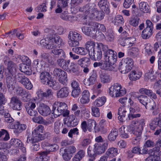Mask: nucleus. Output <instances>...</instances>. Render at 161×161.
I'll use <instances>...</instances> for the list:
<instances>
[{
  "label": "nucleus",
  "mask_w": 161,
  "mask_h": 161,
  "mask_svg": "<svg viewBox=\"0 0 161 161\" xmlns=\"http://www.w3.org/2000/svg\"><path fill=\"white\" fill-rule=\"evenodd\" d=\"M47 144L46 150L38 153L35 161H48L49 158L48 155L51 152H55L59 149L58 146L56 144Z\"/></svg>",
  "instance_id": "obj_1"
},
{
  "label": "nucleus",
  "mask_w": 161,
  "mask_h": 161,
  "mask_svg": "<svg viewBox=\"0 0 161 161\" xmlns=\"http://www.w3.org/2000/svg\"><path fill=\"white\" fill-rule=\"evenodd\" d=\"M99 47L102 48L103 52L104 59L111 64H114L117 61V53L114 50L108 48L107 45L103 44H99Z\"/></svg>",
  "instance_id": "obj_2"
},
{
  "label": "nucleus",
  "mask_w": 161,
  "mask_h": 161,
  "mask_svg": "<svg viewBox=\"0 0 161 161\" xmlns=\"http://www.w3.org/2000/svg\"><path fill=\"white\" fill-rule=\"evenodd\" d=\"M67 109V106L65 103L56 102L53 105V114L56 115V117L62 114L65 117L69 114V111Z\"/></svg>",
  "instance_id": "obj_3"
},
{
  "label": "nucleus",
  "mask_w": 161,
  "mask_h": 161,
  "mask_svg": "<svg viewBox=\"0 0 161 161\" xmlns=\"http://www.w3.org/2000/svg\"><path fill=\"white\" fill-rule=\"evenodd\" d=\"M127 114L125 108L124 107H120L118 110V115L119 116L118 119L120 122H123L128 120H132L134 118L139 117L141 116L140 114H132L131 115Z\"/></svg>",
  "instance_id": "obj_4"
},
{
  "label": "nucleus",
  "mask_w": 161,
  "mask_h": 161,
  "mask_svg": "<svg viewBox=\"0 0 161 161\" xmlns=\"http://www.w3.org/2000/svg\"><path fill=\"white\" fill-rule=\"evenodd\" d=\"M68 44L70 47L78 46L79 42L82 39L81 35L76 32L70 31L68 36Z\"/></svg>",
  "instance_id": "obj_5"
},
{
  "label": "nucleus",
  "mask_w": 161,
  "mask_h": 161,
  "mask_svg": "<svg viewBox=\"0 0 161 161\" xmlns=\"http://www.w3.org/2000/svg\"><path fill=\"white\" fill-rule=\"evenodd\" d=\"M109 93L110 96L116 97L122 96L126 94V91L123 89L119 84L116 83L113 86H111L109 90Z\"/></svg>",
  "instance_id": "obj_6"
},
{
  "label": "nucleus",
  "mask_w": 161,
  "mask_h": 161,
  "mask_svg": "<svg viewBox=\"0 0 161 161\" xmlns=\"http://www.w3.org/2000/svg\"><path fill=\"white\" fill-rule=\"evenodd\" d=\"M149 153L151 155L146 159V161H158L161 160L159 156L161 155V152L160 148L155 147L149 151Z\"/></svg>",
  "instance_id": "obj_7"
},
{
  "label": "nucleus",
  "mask_w": 161,
  "mask_h": 161,
  "mask_svg": "<svg viewBox=\"0 0 161 161\" xmlns=\"http://www.w3.org/2000/svg\"><path fill=\"white\" fill-rule=\"evenodd\" d=\"M15 78L18 82L21 83L25 88L28 90H31L33 87L29 79L21 73H18L15 75Z\"/></svg>",
  "instance_id": "obj_8"
},
{
  "label": "nucleus",
  "mask_w": 161,
  "mask_h": 161,
  "mask_svg": "<svg viewBox=\"0 0 161 161\" xmlns=\"http://www.w3.org/2000/svg\"><path fill=\"white\" fill-rule=\"evenodd\" d=\"M36 101L35 99L32 100L31 101L28 102L25 105V108L28 114L31 116H36L38 115V113L35 109L36 105L35 102Z\"/></svg>",
  "instance_id": "obj_9"
},
{
  "label": "nucleus",
  "mask_w": 161,
  "mask_h": 161,
  "mask_svg": "<svg viewBox=\"0 0 161 161\" xmlns=\"http://www.w3.org/2000/svg\"><path fill=\"white\" fill-rule=\"evenodd\" d=\"M104 11H98L95 8L93 12H92L91 15L89 17H84L83 18L84 21H86V20L87 21L88 20H92V19H95L96 20H100L103 19L104 16Z\"/></svg>",
  "instance_id": "obj_10"
},
{
  "label": "nucleus",
  "mask_w": 161,
  "mask_h": 161,
  "mask_svg": "<svg viewBox=\"0 0 161 161\" xmlns=\"http://www.w3.org/2000/svg\"><path fill=\"white\" fill-rule=\"evenodd\" d=\"M95 8V4L90 3L80 7L79 10L80 11L83 12L86 15V17H88L92 13Z\"/></svg>",
  "instance_id": "obj_11"
},
{
  "label": "nucleus",
  "mask_w": 161,
  "mask_h": 161,
  "mask_svg": "<svg viewBox=\"0 0 161 161\" xmlns=\"http://www.w3.org/2000/svg\"><path fill=\"white\" fill-rule=\"evenodd\" d=\"M109 146V142L106 140L104 141L102 144H95L94 145L95 149L97 154L104 153Z\"/></svg>",
  "instance_id": "obj_12"
},
{
  "label": "nucleus",
  "mask_w": 161,
  "mask_h": 161,
  "mask_svg": "<svg viewBox=\"0 0 161 161\" xmlns=\"http://www.w3.org/2000/svg\"><path fill=\"white\" fill-rule=\"evenodd\" d=\"M44 139V136L42 134L31 135L30 133L28 134L26 142L28 144H33Z\"/></svg>",
  "instance_id": "obj_13"
},
{
  "label": "nucleus",
  "mask_w": 161,
  "mask_h": 161,
  "mask_svg": "<svg viewBox=\"0 0 161 161\" xmlns=\"http://www.w3.org/2000/svg\"><path fill=\"white\" fill-rule=\"evenodd\" d=\"M14 74H7L6 79V85L9 91H12L15 88V76Z\"/></svg>",
  "instance_id": "obj_14"
},
{
  "label": "nucleus",
  "mask_w": 161,
  "mask_h": 161,
  "mask_svg": "<svg viewBox=\"0 0 161 161\" xmlns=\"http://www.w3.org/2000/svg\"><path fill=\"white\" fill-rule=\"evenodd\" d=\"M103 44L101 43H97V48L95 49L89 54L90 58L94 61H98L100 60L102 56V53L101 50L102 48L99 47V44Z\"/></svg>",
  "instance_id": "obj_15"
},
{
  "label": "nucleus",
  "mask_w": 161,
  "mask_h": 161,
  "mask_svg": "<svg viewBox=\"0 0 161 161\" xmlns=\"http://www.w3.org/2000/svg\"><path fill=\"white\" fill-rule=\"evenodd\" d=\"M10 103L14 110H20L22 108V103L17 97H13L11 99Z\"/></svg>",
  "instance_id": "obj_16"
},
{
  "label": "nucleus",
  "mask_w": 161,
  "mask_h": 161,
  "mask_svg": "<svg viewBox=\"0 0 161 161\" xmlns=\"http://www.w3.org/2000/svg\"><path fill=\"white\" fill-rule=\"evenodd\" d=\"M38 111L39 113L43 116H47L49 115L51 113L50 108L47 105L44 104H41L38 108Z\"/></svg>",
  "instance_id": "obj_17"
},
{
  "label": "nucleus",
  "mask_w": 161,
  "mask_h": 161,
  "mask_svg": "<svg viewBox=\"0 0 161 161\" xmlns=\"http://www.w3.org/2000/svg\"><path fill=\"white\" fill-rule=\"evenodd\" d=\"M90 75L89 79L84 81V84L87 86L93 85L97 81V75L96 71L93 70Z\"/></svg>",
  "instance_id": "obj_18"
},
{
  "label": "nucleus",
  "mask_w": 161,
  "mask_h": 161,
  "mask_svg": "<svg viewBox=\"0 0 161 161\" xmlns=\"http://www.w3.org/2000/svg\"><path fill=\"white\" fill-rule=\"evenodd\" d=\"M83 22L84 24L85 25L93 26L96 28L97 29H96V30L97 29H99L103 32L106 31V28L103 25L100 24L97 22H93L92 20H88L87 21V20H86V21H83Z\"/></svg>",
  "instance_id": "obj_19"
},
{
  "label": "nucleus",
  "mask_w": 161,
  "mask_h": 161,
  "mask_svg": "<svg viewBox=\"0 0 161 161\" xmlns=\"http://www.w3.org/2000/svg\"><path fill=\"white\" fill-rule=\"evenodd\" d=\"M78 120L74 115H71L67 119V122H65L68 127H73L75 126L78 124Z\"/></svg>",
  "instance_id": "obj_20"
},
{
  "label": "nucleus",
  "mask_w": 161,
  "mask_h": 161,
  "mask_svg": "<svg viewBox=\"0 0 161 161\" xmlns=\"http://www.w3.org/2000/svg\"><path fill=\"white\" fill-rule=\"evenodd\" d=\"M98 5L102 11L105 12L107 14L110 12L109 8V3L107 0H101L98 3Z\"/></svg>",
  "instance_id": "obj_21"
},
{
  "label": "nucleus",
  "mask_w": 161,
  "mask_h": 161,
  "mask_svg": "<svg viewBox=\"0 0 161 161\" xmlns=\"http://www.w3.org/2000/svg\"><path fill=\"white\" fill-rule=\"evenodd\" d=\"M14 133L16 136H18L19 134L26 129L27 126L25 124H20L18 122L14 125Z\"/></svg>",
  "instance_id": "obj_22"
},
{
  "label": "nucleus",
  "mask_w": 161,
  "mask_h": 161,
  "mask_svg": "<svg viewBox=\"0 0 161 161\" xmlns=\"http://www.w3.org/2000/svg\"><path fill=\"white\" fill-rule=\"evenodd\" d=\"M90 94L89 91L85 90L82 93V97L80 98H79L78 100L82 104L87 103L90 100Z\"/></svg>",
  "instance_id": "obj_23"
},
{
  "label": "nucleus",
  "mask_w": 161,
  "mask_h": 161,
  "mask_svg": "<svg viewBox=\"0 0 161 161\" xmlns=\"http://www.w3.org/2000/svg\"><path fill=\"white\" fill-rule=\"evenodd\" d=\"M65 58H59L57 60L58 65L63 69L66 70L70 62V60L65 59Z\"/></svg>",
  "instance_id": "obj_24"
},
{
  "label": "nucleus",
  "mask_w": 161,
  "mask_h": 161,
  "mask_svg": "<svg viewBox=\"0 0 161 161\" xmlns=\"http://www.w3.org/2000/svg\"><path fill=\"white\" fill-rule=\"evenodd\" d=\"M69 93V88L67 87H64L57 92V96L58 98H64L68 96Z\"/></svg>",
  "instance_id": "obj_25"
},
{
  "label": "nucleus",
  "mask_w": 161,
  "mask_h": 161,
  "mask_svg": "<svg viewBox=\"0 0 161 161\" xmlns=\"http://www.w3.org/2000/svg\"><path fill=\"white\" fill-rule=\"evenodd\" d=\"M82 32L85 35L88 36H93L97 31L95 27L84 26L82 27Z\"/></svg>",
  "instance_id": "obj_26"
},
{
  "label": "nucleus",
  "mask_w": 161,
  "mask_h": 161,
  "mask_svg": "<svg viewBox=\"0 0 161 161\" xmlns=\"http://www.w3.org/2000/svg\"><path fill=\"white\" fill-rule=\"evenodd\" d=\"M52 52L56 58H66L65 53L62 49L55 48L52 50Z\"/></svg>",
  "instance_id": "obj_27"
},
{
  "label": "nucleus",
  "mask_w": 161,
  "mask_h": 161,
  "mask_svg": "<svg viewBox=\"0 0 161 161\" xmlns=\"http://www.w3.org/2000/svg\"><path fill=\"white\" fill-rule=\"evenodd\" d=\"M77 64L81 67L89 66L91 64L90 59L89 58H83L78 60Z\"/></svg>",
  "instance_id": "obj_28"
},
{
  "label": "nucleus",
  "mask_w": 161,
  "mask_h": 161,
  "mask_svg": "<svg viewBox=\"0 0 161 161\" xmlns=\"http://www.w3.org/2000/svg\"><path fill=\"white\" fill-rule=\"evenodd\" d=\"M132 69L130 66H128L127 65H125L122 64V62L119 63L118 69L123 74H126L129 72Z\"/></svg>",
  "instance_id": "obj_29"
},
{
  "label": "nucleus",
  "mask_w": 161,
  "mask_h": 161,
  "mask_svg": "<svg viewBox=\"0 0 161 161\" xmlns=\"http://www.w3.org/2000/svg\"><path fill=\"white\" fill-rule=\"evenodd\" d=\"M87 153L88 156L91 158L89 159V161H94L95 160L96 157L97 156V153L95 149V147L92 149L89 146L87 149Z\"/></svg>",
  "instance_id": "obj_30"
},
{
  "label": "nucleus",
  "mask_w": 161,
  "mask_h": 161,
  "mask_svg": "<svg viewBox=\"0 0 161 161\" xmlns=\"http://www.w3.org/2000/svg\"><path fill=\"white\" fill-rule=\"evenodd\" d=\"M139 92L142 94H145L149 96L156 99L157 98L156 94L153 92L151 90L147 89L144 88L140 89L139 90Z\"/></svg>",
  "instance_id": "obj_31"
},
{
  "label": "nucleus",
  "mask_w": 161,
  "mask_h": 161,
  "mask_svg": "<svg viewBox=\"0 0 161 161\" xmlns=\"http://www.w3.org/2000/svg\"><path fill=\"white\" fill-rule=\"evenodd\" d=\"M66 70H68L69 72H72L77 75L79 74V67L73 62L70 63L69 66H68V69Z\"/></svg>",
  "instance_id": "obj_32"
},
{
  "label": "nucleus",
  "mask_w": 161,
  "mask_h": 161,
  "mask_svg": "<svg viewBox=\"0 0 161 161\" xmlns=\"http://www.w3.org/2000/svg\"><path fill=\"white\" fill-rule=\"evenodd\" d=\"M40 78L41 82L45 84L49 80H51V76L49 73L47 72H42L40 75Z\"/></svg>",
  "instance_id": "obj_33"
},
{
  "label": "nucleus",
  "mask_w": 161,
  "mask_h": 161,
  "mask_svg": "<svg viewBox=\"0 0 161 161\" xmlns=\"http://www.w3.org/2000/svg\"><path fill=\"white\" fill-rule=\"evenodd\" d=\"M104 37L106 40L108 42H112L114 38V34L112 30L110 29L108 30L105 33Z\"/></svg>",
  "instance_id": "obj_34"
},
{
  "label": "nucleus",
  "mask_w": 161,
  "mask_h": 161,
  "mask_svg": "<svg viewBox=\"0 0 161 161\" xmlns=\"http://www.w3.org/2000/svg\"><path fill=\"white\" fill-rule=\"evenodd\" d=\"M139 8L141 11L144 13H149L150 11V8L146 2H140L139 4Z\"/></svg>",
  "instance_id": "obj_35"
},
{
  "label": "nucleus",
  "mask_w": 161,
  "mask_h": 161,
  "mask_svg": "<svg viewBox=\"0 0 161 161\" xmlns=\"http://www.w3.org/2000/svg\"><path fill=\"white\" fill-rule=\"evenodd\" d=\"M153 31L149 28H145L142 33V38L144 39H148L152 35Z\"/></svg>",
  "instance_id": "obj_36"
},
{
  "label": "nucleus",
  "mask_w": 161,
  "mask_h": 161,
  "mask_svg": "<svg viewBox=\"0 0 161 161\" xmlns=\"http://www.w3.org/2000/svg\"><path fill=\"white\" fill-rule=\"evenodd\" d=\"M118 150L116 148L111 147L109 148L106 153V155L108 157L113 158L118 154Z\"/></svg>",
  "instance_id": "obj_37"
},
{
  "label": "nucleus",
  "mask_w": 161,
  "mask_h": 161,
  "mask_svg": "<svg viewBox=\"0 0 161 161\" xmlns=\"http://www.w3.org/2000/svg\"><path fill=\"white\" fill-rule=\"evenodd\" d=\"M142 73L135 70L132 71L129 75L130 79L132 81H136L141 77Z\"/></svg>",
  "instance_id": "obj_38"
},
{
  "label": "nucleus",
  "mask_w": 161,
  "mask_h": 161,
  "mask_svg": "<svg viewBox=\"0 0 161 161\" xmlns=\"http://www.w3.org/2000/svg\"><path fill=\"white\" fill-rule=\"evenodd\" d=\"M118 135L117 130L116 129H113L108 136V141L112 142L114 141Z\"/></svg>",
  "instance_id": "obj_39"
},
{
  "label": "nucleus",
  "mask_w": 161,
  "mask_h": 161,
  "mask_svg": "<svg viewBox=\"0 0 161 161\" xmlns=\"http://www.w3.org/2000/svg\"><path fill=\"white\" fill-rule=\"evenodd\" d=\"M95 43L93 41L91 40L87 41L85 44V46L86 50L89 52V54L91 53L95 49Z\"/></svg>",
  "instance_id": "obj_40"
},
{
  "label": "nucleus",
  "mask_w": 161,
  "mask_h": 161,
  "mask_svg": "<svg viewBox=\"0 0 161 161\" xmlns=\"http://www.w3.org/2000/svg\"><path fill=\"white\" fill-rule=\"evenodd\" d=\"M7 65V69H6L5 74H14L13 69L16 67V65L14 63L10 61L6 64Z\"/></svg>",
  "instance_id": "obj_41"
},
{
  "label": "nucleus",
  "mask_w": 161,
  "mask_h": 161,
  "mask_svg": "<svg viewBox=\"0 0 161 161\" xmlns=\"http://www.w3.org/2000/svg\"><path fill=\"white\" fill-rule=\"evenodd\" d=\"M72 47H74L72 49V51L75 53L81 55H85L86 54V52L83 47H77V46Z\"/></svg>",
  "instance_id": "obj_42"
},
{
  "label": "nucleus",
  "mask_w": 161,
  "mask_h": 161,
  "mask_svg": "<svg viewBox=\"0 0 161 161\" xmlns=\"http://www.w3.org/2000/svg\"><path fill=\"white\" fill-rule=\"evenodd\" d=\"M101 81L103 83H108L110 82L111 78L107 74L102 73L100 75Z\"/></svg>",
  "instance_id": "obj_43"
},
{
  "label": "nucleus",
  "mask_w": 161,
  "mask_h": 161,
  "mask_svg": "<svg viewBox=\"0 0 161 161\" xmlns=\"http://www.w3.org/2000/svg\"><path fill=\"white\" fill-rule=\"evenodd\" d=\"M153 74L154 72L153 71V69L150 68V69L147 70V72L145 74V79L147 80H154L155 77L154 76Z\"/></svg>",
  "instance_id": "obj_44"
},
{
  "label": "nucleus",
  "mask_w": 161,
  "mask_h": 161,
  "mask_svg": "<svg viewBox=\"0 0 161 161\" xmlns=\"http://www.w3.org/2000/svg\"><path fill=\"white\" fill-rule=\"evenodd\" d=\"M45 84L48 85L49 86L52 87V88L55 90L59 89L60 88L59 84L56 85V82L55 81L51 80H51H49L48 81L46 82V83Z\"/></svg>",
  "instance_id": "obj_45"
},
{
  "label": "nucleus",
  "mask_w": 161,
  "mask_h": 161,
  "mask_svg": "<svg viewBox=\"0 0 161 161\" xmlns=\"http://www.w3.org/2000/svg\"><path fill=\"white\" fill-rule=\"evenodd\" d=\"M114 64H111L109 62L106 61L105 60L103 63H102L101 69L105 70H112V65Z\"/></svg>",
  "instance_id": "obj_46"
},
{
  "label": "nucleus",
  "mask_w": 161,
  "mask_h": 161,
  "mask_svg": "<svg viewBox=\"0 0 161 161\" xmlns=\"http://www.w3.org/2000/svg\"><path fill=\"white\" fill-rule=\"evenodd\" d=\"M140 19L136 17H131L129 21V24L134 27H136L138 25Z\"/></svg>",
  "instance_id": "obj_47"
},
{
  "label": "nucleus",
  "mask_w": 161,
  "mask_h": 161,
  "mask_svg": "<svg viewBox=\"0 0 161 161\" xmlns=\"http://www.w3.org/2000/svg\"><path fill=\"white\" fill-rule=\"evenodd\" d=\"M10 143L11 145L18 148L21 147L23 145L22 142L20 140L15 138L11 139L10 141Z\"/></svg>",
  "instance_id": "obj_48"
},
{
  "label": "nucleus",
  "mask_w": 161,
  "mask_h": 161,
  "mask_svg": "<svg viewBox=\"0 0 161 161\" xmlns=\"http://www.w3.org/2000/svg\"><path fill=\"white\" fill-rule=\"evenodd\" d=\"M119 102L123 106H121L120 107H124L125 108V106L127 105L128 103H130L131 105L133 103L132 101L130 98H129L127 99L126 97H124V98H121L119 99Z\"/></svg>",
  "instance_id": "obj_49"
},
{
  "label": "nucleus",
  "mask_w": 161,
  "mask_h": 161,
  "mask_svg": "<svg viewBox=\"0 0 161 161\" xmlns=\"http://www.w3.org/2000/svg\"><path fill=\"white\" fill-rule=\"evenodd\" d=\"M51 39L53 41H54V43L59 47L64 44L62 39L59 36H54V38L51 37Z\"/></svg>",
  "instance_id": "obj_50"
},
{
  "label": "nucleus",
  "mask_w": 161,
  "mask_h": 161,
  "mask_svg": "<svg viewBox=\"0 0 161 161\" xmlns=\"http://www.w3.org/2000/svg\"><path fill=\"white\" fill-rule=\"evenodd\" d=\"M106 102V98L104 97H99L96 100L94 104L97 107H100L103 105Z\"/></svg>",
  "instance_id": "obj_51"
},
{
  "label": "nucleus",
  "mask_w": 161,
  "mask_h": 161,
  "mask_svg": "<svg viewBox=\"0 0 161 161\" xmlns=\"http://www.w3.org/2000/svg\"><path fill=\"white\" fill-rule=\"evenodd\" d=\"M157 107L156 103L152 99L151 100L149 101L148 103H147L145 108L146 109L153 110L154 109H156V108Z\"/></svg>",
  "instance_id": "obj_52"
},
{
  "label": "nucleus",
  "mask_w": 161,
  "mask_h": 161,
  "mask_svg": "<svg viewBox=\"0 0 161 161\" xmlns=\"http://www.w3.org/2000/svg\"><path fill=\"white\" fill-rule=\"evenodd\" d=\"M96 125L97 124L94 120L92 119H90L88 120L87 128L90 131H91V129L93 127H94V128L96 130H97Z\"/></svg>",
  "instance_id": "obj_53"
},
{
  "label": "nucleus",
  "mask_w": 161,
  "mask_h": 161,
  "mask_svg": "<svg viewBox=\"0 0 161 161\" xmlns=\"http://www.w3.org/2000/svg\"><path fill=\"white\" fill-rule=\"evenodd\" d=\"M58 78V80L59 83L63 84L64 85H66L67 82V74L65 72L64 73L61 75Z\"/></svg>",
  "instance_id": "obj_54"
},
{
  "label": "nucleus",
  "mask_w": 161,
  "mask_h": 161,
  "mask_svg": "<svg viewBox=\"0 0 161 161\" xmlns=\"http://www.w3.org/2000/svg\"><path fill=\"white\" fill-rule=\"evenodd\" d=\"M43 126L39 125L34 129L31 135L41 134V133L43 132Z\"/></svg>",
  "instance_id": "obj_55"
},
{
  "label": "nucleus",
  "mask_w": 161,
  "mask_h": 161,
  "mask_svg": "<svg viewBox=\"0 0 161 161\" xmlns=\"http://www.w3.org/2000/svg\"><path fill=\"white\" fill-rule=\"evenodd\" d=\"M137 98L139 101L143 105H144L145 107L147 105V103H148L149 101L147 100L148 98L147 96L142 95L138 97Z\"/></svg>",
  "instance_id": "obj_56"
},
{
  "label": "nucleus",
  "mask_w": 161,
  "mask_h": 161,
  "mask_svg": "<svg viewBox=\"0 0 161 161\" xmlns=\"http://www.w3.org/2000/svg\"><path fill=\"white\" fill-rule=\"evenodd\" d=\"M129 55L134 57H137L139 54V50L136 47H132L128 52Z\"/></svg>",
  "instance_id": "obj_57"
},
{
  "label": "nucleus",
  "mask_w": 161,
  "mask_h": 161,
  "mask_svg": "<svg viewBox=\"0 0 161 161\" xmlns=\"http://www.w3.org/2000/svg\"><path fill=\"white\" fill-rule=\"evenodd\" d=\"M1 137L3 138V140L5 141L9 139V135L6 130L2 129L0 131V137Z\"/></svg>",
  "instance_id": "obj_58"
},
{
  "label": "nucleus",
  "mask_w": 161,
  "mask_h": 161,
  "mask_svg": "<svg viewBox=\"0 0 161 161\" xmlns=\"http://www.w3.org/2000/svg\"><path fill=\"white\" fill-rule=\"evenodd\" d=\"M122 64L125 65H127L128 66H130L132 68L133 67V59L130 58H127L124 60V62Z\"/></svg>",
  "instance_id": "obj_59"
},
{
  "label": "nucleus",
  "mask_w": 161,
  "mask_h": 161,
  "mask_svg": "<svg viewBox=\"0 0 161 161\" xmlns=\"http://www.w3.org/2000/svg\"><path fill=\"white\" fill-rule=\"evenodd\" d=\"M149 126L151 129L152 130H154L158 126V118H156L152 120L149 124Z\"/></svg>",
  "instance_id": "obj_60"
},
{
  "label": "nucleus",
  "mask_w": 161,
  "mask_h": 161,
  "mask_svg": "<svg viewBox=\"0 0 161 161\" xmlns=\"http://www.w3.org/2000/svg\"><path fill=\"white\" fill-rule=\"evenodd\" d=\"M65 72L64 70L61 69L55 68L54 69L53 73L55 76L58 77Z\"/></svg>",
  "instance_id": "obj_61"
},
{
  "label": "nucleus",
  "mask_w": 161,
  "mask_h": 161,
  "mask_svg": "<svg viewBox=\"0 0 161 161\" xmlns=\"http://www.w3.org/2000/svg\"><path fill=\"white\" fill-rule=\"evenodd\" d=\"M51 37H49V42L47 43V46L46 48L49 49H55L57 45L55 44L53 42V41L51 39Z\"/></svg>",
  "instance_id": "obj_62"
},
{
  "label": "nucleus",
  "mask_w": 161,
  "mask_h": 161,
  "mask_svg": "<svg viewBox=\"0 0 161 161\" xmlns=\"http://www.w3.org/2000/svg\"><path fill=\"white\" fill-rule=\"evenodd\" d=\"M142 130H141V129L139 128L136 127L132 130V132L136 137H141Z\"/></svg>",
  "instance_id": "obj_63"
},
{
  "label": "nucleus",
  "mask_w": 161,
  "mask_h": 161,
  "mask_svg": "<svg viewBox=\"0 0 161 161\" xmlns=\"http://www.w3.org/2000/svg\"><path fill=\"white\" fill-rule=\"evenodd\" d=\"M53 94V92L51 89H48L46 92H43L42 94L43 97L48 98L52 97Z\"/></svg>",
  "instance_id": "obj_64"
}]
</instances>
